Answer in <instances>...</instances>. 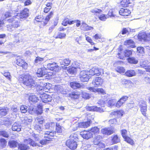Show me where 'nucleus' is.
<instances>
[{
    "instance_id": "nucleus-1",
    "label": "nucleus",
    "mask_w": 150,
    "mask_h": 150,
    "mask_svg": "<svg viewBox=\"0 0 150 150\" xmlns=\"http://www.w3.org/2000/svg\"><path fill=\"white\" fill-rule=\"evenodd\" d=\"M29 10L27 8H24L20 13H17L16 15L12 17L11 18L8 20L9 23H11L12 27L17 28L20 26V20L19 19H25L29 16Z\"/></svg>"
},
{
    "instance_id": "nucleus-2",
    "label": "nucleus",
    "mask_w": 150,
    "mask_h": 150,
    "mask_svg": "<svg viewBox=\"0 0 150 150\" xmlns=\"http://www.w3.org/2000/svg\"><path fill=\"white\" fill-rule=\"evenodd\" d=\"M18 81L20 83L29 88H33L36 85L35 81L32 76L29 74L20 75L18 77Z\"/></svg>"
},
{
    "instance_id": "nucleus-3",
    "label": "nucleus",
    "mask_w": 150,
    "mask_h": 150,
    "mask_svg": "<svg viewBox=\"0 0 150 150\" xmlns=\"http://www.w3.org/2000/svg\"><path fill=\"white\" fill-rule=\"evenodd\" d=\"M54 15V11H51L46 16L45 18L41 15H38L35 17L34 22L35 23H39V27L40 28H42L47 24L50 19L53 17Z\"/></svg>"
},
{
    "instance_id": "nucleus-4",
    "label": "nucleus",
    "mask_w": 150,
    "mask_h": 150,
    "mask_svg": "<svg viewBox=\"0 0 150 150\" xmlns=\"http://www.w3.org/2000/svg\"><path fill=\"white\" fill-rule=\"evenodd\" d=\"M14 62L16 65L21 68L23 70L27 69L28 67V64L27 62L22 57L20 56H17Z\"/></svg>"
},
{
    "instance_id": "nucleus-5",
    "label": "nucleus",
    "mask_w": 150,
    "mask_h": 150,
    "mask_svg": "<svg viewBox=\"0 0 150 150\" xmlns=\"http://www.w3.org/2000/svg\"><path fill=\"white\" fill-rule=\"evenodd\" d=\"M55 135L56 132L54 131H46L44 134V139L40 140V143L42 144H45L52 141Z\"/></svg>"
},
{
    "instance_id": "nucleus-6",
    "label": "nucleus",
    "mask_w": 150,
    "mask_h": 150,
    "mask_svg": "<svg viewBox=\"0 0 150 150\" xmlns=\"http://www.w3.org/2000/svg\"><path fill=\"white\" fill-rule=\"evenodd\" d=\"M90 77L93 76H99L103 74L104 71L103 69L98 67H93L89 71Z\"/></svg>"
},
{
    "instance_id": "nucleus-7",
    "label": "nucleus",
    "mask_w": 150,
    "mask_h": 150,
    "mask_svg": "<svg viewBox=\"0 0 150 150\" xmlns=\"http://www.w3.org/2000/svg\"><path fill=\"white\" fill-rule=\"evenodd\" d=\"M90 77L89 71L82 70L81 71L79 74V78L82 82L88 81Z\"/></svg>"
},
{
    "instance_id": "nucleus-8",
    "label": "nucleus",
    "mask_w": 150,
    "mask_h": 150,
    "mask_svg": "<svg viewBox=\"0 0 150 150\" xmlns=\"http://www.w3.org/2000/svg\"><path fill=\"white\" fill-rule=\"evenodd\" d=\"M91 123V121L90 120L86 121H83L79 122L78 123V127L76 128L73 127V130L75 131L77 129L78 127L86 128L90 126V124Z\"/></svg>"
},
{
    "instance_id": "nucleus-9",
    "label": "nucleus",
    "mask_w": 150,
    "mask_h": 150,
    "mask_svg": "<svg viewBox=\"0 0 150 150\" xmlns=\"http://www.w3.org/2000/svg\"><path fill=\"white\" fill-rule=\"evenodd\" d=\"M140 110L143 115L146 117H147L146 111L147 110V105L146 101L143 100L141 101L139 105Z\"/></svg>"
},
{
    "instance_id": "nucleus-10",
    "label": "nucleus",
    "mask_w": 150,
    "mask_h": 150,
    "mask_svg": "<svg viewBox=\"0 0 150 150\" xmlns=\"http://www.w3.org/2000/svg\"><path fill=\"white\" fill-rule=\"evenodd\" d=\"M71 62V60L69 58L61 59L59 63L61 69L63 70L67 69V66L70 64Z\"/></svg>"
},
{
    "instance_id": "nucleus-11",
    "label": "nucleus",
    "mask_w": 150,
    "mask_h": 150,
    "mask_svg": "<svg viewBox=\"0 0 150 150\" xmlns=\"http://www.w3.org/2000/svg\"><path fill=\"white\" fill-rule=\"evenodd\" d=\"M47 68L50 70L55 72H59L61 68L55 62L52 63H48L47 64Z\"/></svg>"
},
{
    "instance_id": "nucleus-12",
    "label": "nucleus",
    "mask_w": 150,
    "mask_h": 150,
    "mask_svg": "<svg viewBox=\"0 0 150 150\" xmlns=\"http://www.w3.org/2000/svg\"><path fill=\"white\" fill-rule=\"evenodd\" d=\"M68 97L72 100L76 101L78 100L80 97V93L77 91H73L70 93Z\"/></svg>"
},
{
    "instance_id": "nucleus-13",
    "label": "nucleus",
    "mask_w": 150,
    "mask_h": 150,
    "mask_svg": "<svg viewBox=\"0 0 150 150\" xmlns=\"http://www.w3.org/2000/svg\"><path fill=\"white\" fill-rule=\"evenodd\" d=\"M51 84L48 83L46 84L44 86H42L40 85H38L36 87L37 91L39 92L40 93H41L40 91H42L43 93L46 92H48V91L51 88Z\"/></svg>"
},
{
    "instance_id": "nucleus-14",
    "label": "nucleus",
    "mask_w": 150,
    "mask_h": 150,
    "mask_svg": "<svg viewBox=\"0 0 150 150\" xmlns=\"http://www.w3.org/2000/svg\"><path fill=\"white\" fill-rule=\"evenodd\" d=\"M129 97L127 96H123L117 101L115 106L119 108L122 106L128 100Z\"/></svg>"
},
{
    "instance_id": "nucleus-15",
    "label": "nucleus",
    "mask_w": 150,
    "mask_h": 150,
    "mask_svg": "<svg viewBox=\"0 0 150 150\" xmlns=\"http://www.w3.org/2000/svg\"><path fill=\"white\" fill-rule=\"evenodd\" d=\"M80 134L83 139H88L93 137L92 134L89 131V129L81 131L80 132Z\"/></svg>"
},
{
    "instance_id": "nucleus-16",
    "label": "nucleus",
    "mask_w": 150,
    "mask_h": 150,
    "mask_svg": "<svg viewBox=\"0 0 150 150\" xmlns=\"http://www.w3.org/2000/svg\"><path fill=\"white\" fill-rule=\"evenodd\" d=\"M66 146L71 150H75L77 147L76 142L67 140L66 143Z\"/></svg>"
},
{
    "instance_id": "nucleus-17",
    "label": "nucleus",
    "mask_w": 150,
    "mask_h": 150,
    "mask_svg": "<svg viewBox=\"0 0 150 150\" xmlns=\"http://www.w3.org/2000/svg\"><path fill=\"white\" fill-rule=\"evenodd\" d=\"M103 82V80L100 77H97L93 81L92 83L95 87H98L101 86Z\"/></svg>"
},
{
    "instance_id": "nucleus-18",
    "label": "nucleus",
    "mask_w": 150,
    "mask_h": 150,
    "mask_svg": "<svg viewBox=\"0 0 150 150\" xmlns=\"http://www.w3.org/2000/svg\"><path fill=\"white\" fill-rule=\"evenodd\" d=\"M40 97L42 101L44 103H48L51 101L52 99L51 96L43 93L41 94Z\"/></svg>"
},
{
    "instance_id": "nucleus-19",
    "label": "nucleus",
    "mask_w": 150,
    "mask_h": 150,
    "mask_svg": "<svg viewBox=\"0 0 150 150\" xmlns=\"http://www.w3.org/2000/svg\"><path fill=\"white\" fill-rule=\"evenodd\" d=\"M101 132L104 135L109 136L113 134L115 132L113 129H110L109 127H105L101 129Z\"/></svg>"
},
{
    "instance_id": "nucleus-20",
    "label": "nucleus",
    "mask_w": 150,
    "mask_h": 150,
    "mask_svg": "<svg viewBox=\"0 0 150 150\" xmlns=\"http://www.w3.org/2000/svg\"><path fill=\"white\" fill-rule=\"evenodd\" d=\"M119 14L121 16L126 17L130 15L131 11L127 8H121L119 11Z\"/></svg>"
},
{
    "instance_id": "nucleus-21",
    "label": "nucleus",
    "mask_w": 150,
    "mask_h": 150,
    "mask_svg": "<svg viewBox=\"0 0 150 150\" xmlns=\"http://www.w3.org/2000/svg\"><path fill=\"white\" fill-rule=\"evenodd\" d=\"M48 73L47 69L45 67H42L38 69L36 73L38 77H42L46 75Z\"/></svg>"
},
{
    "instance_id": "nucleus-22",
    "label": "nucleus",
    "mask_w": 150,
    "mask_h": 150,
    "mask_svg": "<svg viewBox=\"0 0 150 150\" xmlns=\"http://www.w3.org/2000/svg\"><path fill=\"white\" fill-rule=\"evenodd\" d=\"M3 20H4V21H6L8 23H11L12 26V23H9L8 21V19L11 18H12V17H11L12 16V13L9 11H6L4 14H3Z\"/></svg>"
},
{
    "instance_id": "nucleus-23",
    "label": "nucleus",
    "mask_w": 150,
    "mask_h": 150,
    "mask_svg": "<svg viewBox=\"0 0 150 150\" xmlns=\"http://www.w3.org/2000/svg\"><path fill=\"white\" fill-rule=\"evenodd\" d=\"M88 110L92 111H96L100 112H103V109L96 106H88L87 108Z\"/></svg>"
},
{
    "instance_id": "nucleus-24",
    "label": "nucleus",
    "mask_w": 150,
    "mask_h": 150,
    "mask_svg": "<svg viewBox=\"0 0 150 150\" xmlns=\"http://www.w3.org/2000/svg\"><path fill=\"white\" fill-rule=\"evenodd\" d=\"M103 139V137L100 135H98L95 136L93 140V143L95 145L103 144L101 141Z\"/></svg>"
},
{
    "instance_id": "nucleus-25",
    "label": "nucleus",
    "mask_w": 150,
    "mask_h": 150,
    "mask_svg": "<svg viewBox=\"0 0 150 150\" xmlns=\"http://www.w3.org/2000/svg\"><path fill=\"white\" fill-rule=\"evenodd\" d=\"M111 142L113 144H116L120 142V138L117 134H114L111 137Z\"/></svg>"
},
{
    "instance_id": "nucleus-26",
    "label": "nucleus",
    "mask_w": 150,
    "mask_h": 150,
    "mask_svg": "<svg viewBox=\"0 0 150 150\" xmlns=\"http://www.w3.org/2000/svg\"><path fill=\"white\" fill-rule=\"evenodd\" d=\"M89 131L91 133L92 135H93V134L95 135L99 133L100 129L97 126H94L90 128Z\"/></svg>"
},
{
    "instance_id": "nucleus-27",
    "label": "nucleus",
    "mask_w": 150,
    "mask_h": 150,
    "mask_svg": "<svg viewBox=\"0 0 150 150\" xmlns=\"http://www.w3.org/2000/svg\"><path fill=\"white\" fill-rule=\"evenodd\" d=\"M124 113V111L122 110H119L115 111L111 113L112 116H116L117 117H120L123 116Z\"/></svg>"
},
{
    "instance_id": "nucleus-28",
    "label": "nucleus",
    "mask_w": 150,
    "mask_h": 150,
    "mask_svg": "<svg viewBox=\"0 0 150 150\" xmlns=\"http://www.w3.org/2000/svg\"><path fill=\"white\" fill-rule=\"evenodd\" d=\"M132 3L129 0H122L120 3L121 6L122 7H126L129 6Z\"/></svg>"
},
{
    "instance_id": "nucleus-29",
    "label": "nucleus",
    "mask_w": 150,
    "mask_h": 150,
    "mask_svg": "<svg viewBox=\"0 0 150 150\" xmlns=\"http://www.w3.org/2000/svg\"><path fill=\"white\" fill-rule=\"evenodd\" d=\"M70 84V87L73 89L79 88L81 87V84L79 83L76 81L71 82Z\"/></svg>"
},
{
    "instance_id": "nucleus-30",
    "label": "nucleus",
    "mask_w": 150,
    "mask_h": 150,
    "mask_svg": "<svg viewBox=\"0 0 150 150\" xmlns=\"http://www.w3.org/2000/svg\"><path fill=\"white\" fill-rule=\"evenodd\" d=\"M21 126L16 123H15L12 125V130L15 131L19 132L21 130Z\"/></svg>"
},
{
    "instance_id": "nucleus-31",
    "label": "nucleus",
    "mask_w": 150,
    "mask_h": 150,
    "mask_svg": "<svg viewBox=\"0 0 150 150\" xmlns=\"http://www.w3.org/2000/svg\"><path fill=\"white\" fill-rule=\"evenodd\" d=\"M125 76L128 77H131L135 76L136 72L134 70H127L125 73Z\"/></svg>"
},
{
    "instance_id": "nucleus-32",
    "label": "nucleus",
    "mask_w": 150,
    "mask_h": 150,
    "mask_svg": "<svg viewBox=\"0 0 150 150\" xmlns=\"http://www.w3.org/2000/svg\"><path fill=\"white\" fill-rule=\"evenodd\" d=\"M63 127L61 126L59 123H56L55 131L56 133L60 134L63 131Z\"/></svg>"
},
{
    "instance_id": "nucleus-33",
    "label": "nucleus",
    "mask_w": 150,
    "mask_h": 150,
    "mask_svg": "<svg viewBox=\"0 0 150 150\" xmlns=\"http://www.w3.org/2000/svg\"><path fill=\"white\" fill-rule=\"evenodd\" d=\"M128 63L132 64H136L138 62L137 59L134 57H129L127 59Z\"/></svg>"
},
{
    "instance_id": "nucleus-34",
    "label": "nucleus",
    "mask_w": 150,
    "mask_h": 150,
    "mask_svg": "<svg viewBox=\"0 0 150 150\" xmlns=\"http://www.w3.org/2000/svg\"><path fill=\"white\" fill-rule=\"evenodd\" d=\"M52 3L51 2H48L46 5V6L44 8L43 12L45 13H47L50 11L52 8Z\"/></svg>"
},
{
    "instance_id": "nucleus-35",
    "label": "nucleus",
    "mask_w": 150,
    "mask_h": 150,
    "mask_svg": "<svg viewBox=\"0 0 150 150\" xmlns=\"http://www.w3.org/2000/svg\"><path fill=\"white\" fill-rule=\"evenodd\" d=\"M28 100L29 101H31L33 103H36L39 100L38 97L33 95H31L29 96Z\"/></svg>"
},
{
    "instance_id": "nucleus-36",
    "label": "nucleus",
    "mask_w": 150,
    "mask_h": 150,
    "mask_svg": "<svg viewBox=\"0 0 150 150\" xmlns=\"http://www.w3.org/2000/svg\"><path fill=\"white\" fill-rule=\"evenodd\" d=\"M124 141L131 145H134V140L129 136L124 138Z\"/></svg>"
},
{
    "instance_id": "nucleus-37",
    "label": "nucleus",
    "mask_w": 150,
    "mask_h": 150,
    "mask_svg": "<svg viewBox=\"0 0 150 150\" xmlns=\"http://www.w3.org/2000/svg\"><path fill=\"white\" fill-rule=\"evenodd\" d=\"M78 139V134L76 132L71 134L70 136L69 139L68 140L76 142Z\"/></svg>"
},
{
    "instance_id": "nucleus-38",
    "label": "nucleus",
    "mask_w": 150,
    "mask_h": 150,
    "mask_svg": "<svg viewBox=\"0 0 150 150\" xmlns=\"http://www.w3.org/2000/svg\"><path fill=\"white\" fill-rule=\"evenodd\" d=\"M81 27L82 29L84 31L89 30L93 29V27L88 26L85 23H83Z\"/></svg>"
},
{
    "instance_id": "nucleus-39",
    "label": "nucleus",
    "mask_w": 150,
    "mask_h": 150,
    "mask_svg": "<svg viewBox=\"0 0 150 150\" xmlns=\"http://www.w3.org/2000/svg\"><path fill=\"white\" fill-rule=\"evenodd\" d=\"M78 67H70L67 70L68 72L70 74H74L76 73L77 71Z\"/></svg>"
},
{
    "instance_id": "nucleus-40",
    "label": "nucleus",
    "mask_w": 150,
    "mask_h": 150,
    "mask_svg": "<svg viewBox=\"0 0 150 150\" xmlns=\"http://www.w3.org/2000/svg\"><path fill=\"white\" fill-rule=\"evenodd\" d=\"M139 39L141 40H143L145 41H147L148 40H150L149 35H148L146 34H143L139 36Z\"/></svg>"
},
{
    "instance_id": "nucleus-41",
    "label": "nucleus",
    "mask_w": 150,
    "mask_h": 150,
    "mask_svg": "<svg viewBox=\"0 0 150 150\" xmlns=\"http://www.w3.org/2000/svg\"><path fill=\"white\" fill-rule=\"evenodd\" d=\"M129 133L125 129H123L120 131V133L123 138L124 139L126 137L128 136V133Z\"/></svg>"
},
{
    "instance_id": "nucleus-42",
    "label": "nucleus",
    "mask_w": 150,
    "mask_h": 150,
    "mask_svg": "<svg viewBox=\"0 0 150 150\" xmlns=\"http://www.w3.org/2000/svg\"><path fill=\"white\" fill-rule=\"evenodd\" d=\"M18 145V149L20 150H26L29 148V146L24 144H20Z\"/></svg>"
},
{
    "instance_id": "nucleus-43",
    "label": "nucleus",
    "mask_w": 150,
    "mask_h": 150,
    "mask_svg": "<svg viewBox=\"0 0 150 150\" xmlns=\"http://www.w3.org/2000/svg\"><path fill=\"white\" fill-rule=\"evenodd\" d=\"M8 144L11 148H15L18 145V143L16 141L11 140L9 141Z\"/></svg>"
},
{
    "instance_id": "nucleus-44",
    "label": "nucleus",
    "mask_w": 150,
    "mask_h": 150,
    "mask_svg": "<svg viewBox=\"0 0 150 150\" xmlns=\"http://www.w3.org/2000/svg\"><path fill=\"white\" fill-rule=\"evenodd\" d=\"M91 12L93 15H95L96 16H98L97 15L98 14H100L102 12L101 9H100L95 8V9H93L92 10Z\"/></svg>"
},
{
    "instance_id": "nucleus-45",
    "label": "nucleus",
    "mask_w": 150,
    "mask_h": 150,
    "mask_svg": "<svg viewBox=\"0 0 150 150\" xmlns=\"http://www.w3.org/2000/svg\"><path fill=\"white\" fill-rule=\"evenodd\" d=\"M122 49L120 48L118 49V53L117 55L118 56V58L120 59H123L125 58V56L124 53L122 52Z\"/></svg>"
},
{
    "instance_id": "nucleus-46",
    "label": "nucleus",
    "mask_w": 150,
    "mask_h": 150,
    "mask_svg": "<svg viewBox=\"0 0 150 150\" xmlns=\"http://www.w3.org/2000/svg\"><path fill=\"white\" fill-rule=\"evenodd\" d=\"M115 71L121 74L125 73V69L123 67L119 66L116 68Z\"/></svg>"
},
{
    "instance_id": "nucleus-47",
    "label": "nucleus",
    "mask_w": 150,
    "mask_h": 150,
    "mask_svg": "<svg viewBox=\"0 0 150 150\" xmlns=\"http://www.w3.org/2000/svg\"><path fill=\"white\" fill-rule=\"evenodd\" d=\"M0 136L6 138H8L9 137L8 132L5 130L0 131Z\"/></svg>"
},
{
    "instance_id": "nucleus-48",
    "label": "nucleus",
    "mask_w": 150,
    "mask_h": 150,
    "mask_svg": "<svg viewBox=\"0 0 150 150\" xmlns=\"http://www.w3.org/2000/svg\"><path fill=\"white\" fill-rule=\"evenodd\" d=\"M132 53V51L129 50H126L124 52L125 57H129Z\"/></svg>"
},
{
    "instance_id": "nucleus-49",
    "label": "nucleus",
    "mask_w": 150,
    "mask_h": 150,
    "mask_svg": "<svg viewBox=\"0 0 150 150\" xmlns=\"http://www.w3.org/2000/svg\"><path fill=\"white\" fill-rule=\"evenodd\" d=\"M7 142L6 139L3 138L0 139V146L2 148H4L6 145Z\"/></svg>"
},
{
    "instance_id": "nucleus-50",
    "label": "nucleus",
    "mask_w": 150,
    "mask_h": 150,
    "mask_svg": "<svg viewBox=\"0 0 150 150\" xmlns=\"http://www.w3.org/2000/svg\"><path fill=\"white\" fill-rule=\"evenodd\" d=\"M33 120L31 117H25L23 120V122L26 125H28L29 123L31 122Z\"/></svg>"
},
{
    "instance_id": "nucleus-51",
    "label": "nucleus",
    "mask_w": 150,
    "mask_h": 150,
    "mask_svg": "<svg viewBox=\"0 0 150 150\" xmlns=\"http://www.w3.org/2000/svg\"><path fill=\"white\" fill-rule=\"evenodd\" d=\"M81 94L82 98L85 99H88L90 98V94L88 93L82 91Z\"/></svg>"
},
{
    "instance_id": "nucleus-52",
    "label": "nucleus",
    "mask_w": 150,
    "mask_h": 150,
    "mask_svg": "<svg viewBox=\"0 0 150 150\" xmlns=\"http://www.w3.org/2000/svg\"><path fill=\"white\" fill-rule=\"evenodd\" d=\"M25 141L28 142L29 144L33 146H36L37 145V144L34 141L30 138H28V139H25Z\"/></svg>"
},
{
    "instance_id": "nucleus-53",
    "label": "nucleus",
    "mask_w": 150,
    "mask_h": 150,
    "mask_svg": "<svg viewBox=\"0 0 150 150\" xmlns=\"http://www.w3.org/2000/svg\"><path fill=\"white\" fill-rule=\"evenodd\" d=\"M20 110L21 113H25L27 112L28 107L25 105H22L20 106Z\"/></svg>"
},
{
    "instance_id": "nucleus-54",
    "label": "nucleus",
    "mask_w": 150,
    "mask_h": 150,
    "mask_svg": "<svg viewBox=\"0 0 150 150\" xmlns=\"http://www.w3.org/2000/svg\"><path fill=\"white\" fill-rule=\"evenodd\" d=\"M66 34L65 33H59L55 37L56 39H62L64 38L66 36Z\"/></svg>"
},
{
    "instance_id": "nucleus-55",
    "label": "nucleus",
    "mask_w": 150,
    "mask_h": 150,
    "mask_svg": "<svg viewBox=\"0 0 150 150\" xmlns=\"http://www.w3.org/2000/svg\"><path fill=\"white\" fill-rule=\"evenodd\" d=\"M38 109L36 110L37 114L40 115L42 113V106L39 104L37 105Z\"/></svg>"
},
{
    "instance_id": "nucleus-56",
    "label": "nucleus",
    "mask_w": 150,
    "mask_h": 150,
    "mask_svg": "<svg viewBox=\"0 0 150 150\" xmlns=\"http://www.w3.org/2000/svg\"><path fill=\"white\" fill-rule=\"evenodd\" d=\"M86 40L91 45H93L95 44V43L93 41L92 39L89 36H87L86 35H85Z\"/></svg>"
},
{
    "instance_id": "nucleus-57",
    "label": "nucleus",
    "mask_w": 150,
    "mask_h": 150,
    "mask_svg": "<svg viewBox=\"0 0 150 150\" xmlns=\"http://www.w3.org/2000/svg\"><path fill=\"white\" fill-rule=\"evenodd\" d=\"M3 74L10 81H11V76L9 72H5Z\"/></svg>"
},
{
    "instance_id": "nucleus-58",
    "label": "nucleus",
    "mask_w": 150,
    "mask_h": 150,
    "mask_svg": "<svg viewBox=\"0 0 150 150\" xmlns=\"http://www.w3.org/2000/svg\"><path fill=\"white\" fill-rule=\"evenodd\" d=\"M137 52L138 53L143 54L144 53V49L142 47H137Z\"/></svg>"
},
{
    "instance_id": "nucleus-59",
    "label": "nucleus",
    "mask_w": 150,
    "mask_h": 150,
    "mask_svg": "<svg viewBox=\"0 0 150 150\" xmlns=\"http://www.w3.org/2000/svg\"><path fill=\"white\" fill-rule=\"evenodd\" d=\"M7 114V111L5 109H2L0 110V116L1 117L5 116Z\"/></svg>"
},
{
    "instance_id": "nucleus-60",
    "label": "nucleus",
    "mask_w": 150,
    "mask_h": 150,
    "mask_svg": "<svg viewBox=\"0 0 150 150\" xmlns=\"http://www.w3.org/2000/svg\"><path fill=\"white\" fill-rule=\"evenodd\" d=\"M108 18L111 17H114L115 15L114 14L113 11L112 9H110L108 12L107 15Z\"/></svg>"
},
{
    "instance_id": "nucleus-61",
    "label": "nucleus",
    "mask_w": 150,
    "mask_h": 150,
    "mask_svg": "<svg viewBox=\"0 0 150 150\" xmlns=\"http://www.w3.org/2000/svg\"><path fill=\"white\" fill-rule=\"evenodd\" d=\"M98 16L99 19L102 21H105L108 18L107 16L104 14H102Z\"/></svg>"
},
{
    "instance_id": "nucleus-62",
    "label": "nucleus",
    "mask_w": 150,
    "mask_h": 150,
    "mask_svg": "<svg viewBox=\"0 0 150 150\" xmlns=\"http://www.w3.org/2000/svg\"><path fill=\"white\" fill-rule=\"evenodd\" d=\"M117 120L115 118H112L108 122L110 125H115L117 123Z\"/></svg>"
},
{
    "instance_id": "nucleus-63",
    "label": "nucleus",
    "mask_w": 150,
    "mask_h": 150,
    "mask_svg": "<svg viewBox=\"0 0 150 150\" xmlns=\"http://www.w3.org/2000/svg\"><path fill=\"white\" fill-rule=\"evenodd\" d=\"M134 44V42L131 39L126 40L125 42V45H130Z\"/></svg>"
},
{
    "instance_id": "nucleus-64",
    "label": "nucleus",
    "mask_w": 150,
    "mask_h": 150,
    "mask_svg": "<svg viewBox=\"0 0 150 150\" xmlns=\"http://www.w3.org/2000/svg\"><path fill=\"white\" fill-rule=\"evenodd\" d=\"M42 127L38 123L36 122L34 125V128L35 130H40Z\"/></svg>"
}]
</instances>
